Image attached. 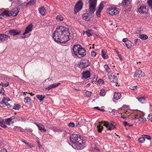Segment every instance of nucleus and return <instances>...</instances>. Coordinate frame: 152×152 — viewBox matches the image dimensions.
<instances>
[{"mask_svg": "<svg viewBox=\"0 0 152 152\" xmlns=\"http://www.w3.org/2000/svg\"><path fill=\"white\" fill-rule=\"evenodd\" d=\"M12 2V3L15 2L17 3V1H18V0H10Z\"/></svg>", "mask_w": 152, "mask_h": 152, "instance_id": "13d9d810", "label": "nucleus"}, {"mask_svg": "<svg viewBox=\"0 0 152 152\" xmlns=\"http://www.w3.org/2000/svg\"><path fill=\"white\" fill-rule=\"evenodd\" d=\"M26 144L28 147H33V146L31 144H30L29 143H26Z\"/></svg>", "mask_w": 152, "mask_h": 152, "instance_id": "6e6d98bb", "label": "nucleus"}, {"mask_svg": "<svg viewBox=\"0 0 152 152\" xmlns=\"http://www.w3.org/2000/svg\"><path fill=\"white\" fill-rule=\"evenodd\" d=\"M137 99L141 103H145L146 102V100L143 97H137Z\"/></svg>", "mask_w": 152, "mask_h": 152, "instance_id": "393cba45", "label": "nucleus"}, {"mask_svg": "<svg viewBox=\"0 0 152 152\" xmlns=\"http://www.w3.org/2000/svg\"><path fill=\"white\" fill-rule=\"evenodd\" d=\"M56 19L60 21H61L63 20V18L60 16H57L56 17Z\"/></svg>", "mask_w": 152, "mask_h": 152, "instance_id": "a18cd8bd", "label": "nucleus"}, {"mask_svg": "<svg viewBox=\"0 0 152 152\" xmlns=\"http://www.w3.org/2000/svg\"><path fill=\"white\" fill-rule=\"evenodd\" d=\"M124 125L125 126H126L128 125V123L126 122H124Z\"/></svg>", "mask_w": 152, "mask_h": 152, "instance_id": "052dcab7", "label": "nucleus"}, {"mask_svg": "<svg viewBox=\"0 0 152 152\" xmlns=\"http://www.w3.org/2000/svg\"><path fill=\"white\" fill-rule=\"evenodd\" d=\"M19 11V10L17 8H14L10 12V14L12 16H15L17 15Z\"/></svg>", "mask_w": 152, "mask_h": 152, "instance_id": "2eb2a0df", "label": "nucleus"}, {"mask_svg": "<svg viewBox=\"0 0 152 152\" xmlns=\"http://www.w3.org/2000/svg\"><path fill=\"white\" fill-rule=\"evenodd\" d=\"M1 88L2 89L1 91H0V94H1L2 93V91H4L3 88Z\"/></svg>", "mask_w": 152, "mask_h": 152, "instance_id": "0e129e2a", "label": "nucleus"}, {"mask_svg": "<svg viewBox=\"0 0 152 152\" xmlns=\"http://www.w3.org/2000/svg\"><path fill=\"white\" fill-rule=\"evenodd\" d=\"M121 97V95L120 93L115 92L114 93L113 100L114 102H115L116 100H118L120 99Z\"/></svg>", "mask_w": 152, "mask_h": 152, "instance_id": "a211bd4d", "label": "nucleus"}, {"mask_svg": "<svg viewBox=\"0 0 152 152\" xmlns=\"http://www.w3.org/2000/svg\"><path fill=\"white\" fill-rule=\"evenodd\" d=\"M72 143V147L77 150H81L84 147L85 141L81 138L80 136L78 134H73L69 137Z\"/></svg>", "mask_w": 152, "mask_h": 152, "instance_id": "f03ea898", "label": "nucleus"}, {"mask_svg": "<svg viewBox=\"0 0 152 152\" xmlns=\"http://www.w3.org/2000/svg\"><path fill=\"white\" fill-rule=\"evenodd\" d=\"M38 128L39 129L40 131H43L44 132L46 131V130L44 126L41 124H39V126Z\"/></svg>", "mask_w": 152, "mask_h": 152, "instance_id": "cd10ccee", "label": "nucleus"}, {"mask_svg": "<svg viewBox=\"0 0 152 152\" xmlns=\"http://www.w3.org/2000/svg\"><path fill=\"white\" fill-rule=\"evenodd\" d=\"M137 86H131L129 87L130 89L132 90H134L137 88Z\"/></svg>", "mask_w": 152, "mask_h": 152, "instance_id": "de8ad7c7", "label": "nucleus"}, {"mask_svg": "<svg viewBox=\"0 0 152 152\" xmlns=\"http://www.w3.org/2000/svg\"><path fill=\"white\" fill-rule=\"evenodd\" d=\"M100 12L98 11H96V13L97 16L99 17L100 16Z\"/></svg>", "mask_w": 152, "mask_h": 152, "instance_id": "603ef678", "label": "nucleus"}, {"mask_svg": "<svg viewBox=\"0 0 152 152\" xmlns=\"http://www.w3.org/2000/svg\"><path fill=\"white\" fill-rule=\"evenodd\" d=\"M26 130L28 133H32V130L31 129H26Z\"/></svg>", "mask_w": 152, "mask_h": 152, "instance_id": "09e8293b", "label": "nucleus"}, {"mask_svg": "<svg viewBox=\"0 0 152 152\" xmlns=\"http://www.w3.org/2000/svg\"><path fill=\"white\" fill-rule=\"evenodd\" d=\"M126 38H124L123 39V41L124 42H126Z\"/></svg>", "mask_w": 152, "mask_h": 152, "instance_id": "680f3d73", "label": "nucleus"}, {"mask_svg": "<svg viewBox=\"0 0 152 152\" xmlns=\"http://www.w3.org/2000/svg\"><path fill=\"white\" fill-rule=\"evenodd\" d=\"M139 113L140 112L136 111L134 113V119L139 123L145 122L146 121V119L144 117L142 114L140 115Z\"/></svg>", "mask_w": 152, "mask_h": 152, "instance_id": "39448f33", "label": "nucleus"}, {"mask_svg": "<svg viewBox=\"0 0 152 152\" xmlns=\"http://www.w3.org/2000/svg\"><path fill=\"white\" fill-rule=\"evenodd\" d=\"M132 42L129 40H127L125 45L128 49H130L132 47Z\"/></svg>", "mask_w": 152, "mask_h": 152, "instance_id": "b1692460", "label": "nucleus"}, {"mask_svg": "<svg viewBox=\"0 0 152 152\" xmlns=\"http://www.w3.org/2000/svg\"><path fill=\"white\" fill-rule=\"evenodd\" d=\"M104 67L106 72L109 73L110 72V69L107 64H106L104 66Z\"/></svg>", "mask_w": 152, "mask_h": 152, "instance_id": "2f4dec72", "label": "nucleus"}, {"mask_svg": "<svg viewBox=\"0 0 152 152\" xmlns=\"http://www.w3.org/2000/svg\"><path fill=\"white\" fill-rule=\"evenodd\" d=\"M118 56L120 60H121L122 59V57H121V55L120 54H118Z\"/></svg>", "mask_w": 152, "mask_h": 152, "instance_id": "bf43d9fd", "label": "nucleus"}, {"mask_svg": "<svg viewBox=\"0 0 152 152\" xmlns=\"http://www.w3.org/2000/svg\"><path fill=\"white\" fill-rule=\"evenodd\" d=\"M91 55L94 57H95L96 55V53L94 51L92 52L91 53Z\"/></svg>", "mask_w": 152, "mask_h": 152, "instance_id": "864d4df0", "label": "nucleus"}, {"mask_svg": "<svg viewBox=\"0 0 152 152\" xmlns=\"http://www.w3.org/2000/svg\"><path fill=\"white\" fill-rule=\"evenodd\" d=\"M90 77V72L89 71H86L83 72L82 73L83 78L87 79Z\"/></svg>", "mask_w": 152, "mask_h": 152, "instance_id": "6ab92c4d", "label": "nucleus"}, {"mask_svg": "<svg viewBox=\"0 0 152 152\" xmlns=\"http://www.w3.org/2000/svg\"><path fill=\"white\" fill-rule=\"evenodd\" d=\"M74 90H75L76 91H80V89H77V88H74Z\"/></svg>", "mask_w": 152, "mask_h": 152, "instance_id": "e2e57ef3", "label": "nucleus"}, {"mask_svg": "<svg viewBox=\"0 0 152 152\" xmlns=\"http://www.w3.org/2000/svg\"><path fill=\"white\" fill-rule=\"evenodd\" d=\"M94 108L95 109H97L98 110H100V111H103L104 110L103 109H101L99 107H94Z\"/></svg>", "mask_w": 152, "mask_h": 152, "instance_id": "5fc2aeb1", "label": "nucleus"}, {"mask_svg": "<svg viewBox=\"0 0 152 152\" xmlns=\"http://www.w3.org/2000/svg\"><path fill=\"white\" fill-rule=\"evenodd\" d=\"M0 79L1 80H7L9 79L8 77L5 75H1L0 77Z\"/></svg>", "mask_w": 152, "mask_h": 152, "instance_id": "c756f323", "label": "nucleus"}, {"mask_svg": "<svg viewBox=\"0 0 152 152\" xmlns=\"http://www.w3.org/2000/svg\"><path fill=\"white\" fill-rule=\"evenodd\" d=\"M0 152H7V151L5 149H3Z\"/></svg>", "mask_w": 152, "mask_h": 152, "instance_id": "4d7b16f0", "label": "nucleus"}, {"mask_svg": "<svg viewBox=\"0 0 152 152\" xmlns=\"http://www.w3.org/2000/svg\"><path fill=\"white\" fill-rule=\"evenodd\" d=\"M69 34L68 29L61 26L56 29L52 34V37L56 42L65 43L69 40Z\"/></svg>", "mask_w": 152, "mask_h": 152, "instance_id": "f257e3e1", "label": "nucleus"}, {"mask_svg": "<svg viewBox=\"0 0 152 152\" xmlns=\"http://www.w3.org/2000/svg\"><path fill=\"white\" fill-rule=\"evenodd\" d=\"M14 119L13 117H11L5 120L4 121L6 125H9L10 124L11 121Z\"/></svg>", "mask_w": 152, "mask_h": 152, "instance_id": "4be33fe9", "label": "nucleus"}, {"mask_svg": "<svg viewBox=\"0 0 152 152\" xmlns=\"http://www.w3.org/2000/svg\"><path fill=\"white\" fill-rule=\"evenodd\" d=\"M61 83H58L53 84L52 85H51L52 88H54L55 87L58 86L59 85H60Z\"/></svg>", "mask_w": 152, "mask_h": 152, "instance_id": "ea45409f", "label": "nucleus"}, {"mask_svg": "<svg viewBox=\"0 0 152 152\" xmlns=\"http://www.w3.org/2000/svg\"><path fill=\"white\" fill-rule=\"evenodd\" d=\"M151 117L149 119V120L151 121V122H152V115H151Z\"/></svg>", "mask_w": 152, "mask_h": 152, "instance_id": "774afa93", "label": "nucleus"}, {"mask_svg": "<svg viewBox=\"0 0 152 152\" xmlns=\"http://www.w3.org/2000/svg\"><path fill=\"white\" fill-rule=\"evenodd\" d=\"M36 97L40 102H42L45 98V96L43 95H38L36 96Z\"/></svg>", "mask_w": 152, "mask_h": 152, "instance_id": "a878e982", "label": "nucleus"}, {"mask_svg": "<svg viewBox=\"0 0 152 152\" xmlns=\"http://www.w3.org/2000/svg\"><path fill=\"white\" fill-rule=\"evenodd\" d=\"M139 37L140 39L144 40L147 39L148 38V36L144 34H140Z\"/></svg>", "mask_w": 152, "mask_h": 152, "instance_id": "7c9ffc66", "label": "nucleus"}, {"mask_svg": "<svg viewBox=\"0 0 152 152\" xmlns=\"http://www.w3.org/2000/svg\"><path fill=\"white\" fill-rule=\"evenodd\" d=\"M86 33L88 36L89 37L91 35H92L91 34L89 31H86Z\"/></svg>", "mask_w": 152, "mask_h": 152, "instance_id": "3c124183", "label": "nucleus"}, {"mask_svg": "<svg viewBox=\"0 0 152 152\" xmlns=\"http://www.w3.org/2000/svg\"><path fill=\"white\" fill-rule=\"evenodd\" d=\"M39 13L42 15H44L46 13V10L44 7H42L39 9Z\"/></svg>", "mask_w": 152, "mask_h": 152, "instance_id": "aec40b11", "label": "nucleus"}, {"mask_svg": "<svg viewBox=\"0 0 152 152\" xmlns=\"http://www.w3.org/2000/svg\"><path fill=\"white\" fill-rule=\"evenodd\" d=\"M97 0H89V11L90 13H94L97 5Z\"/></svg>", "mask_w": 152, "mask_h": 152, "instance_id": "423d86ee", "label": "nucleus"}, {"mask_svg": "<svg viewBox=\"0 0 152 152\" xmlns=\"http://www.w3.org/2000/svg\"><path fill=\"white\" fill-rule=\"evenodd\" d=\"M10 36L4 34H0V42L10 39Z\"/></svg>", "mask_w": 152, "mask_h": 152, "instance_id": "9b49d317", "label": "nucleus"}, {"mask_svg": "<svg viewBox=\"0 0 152 152\" xmlns=\"http://www.w3.org/2000/svg\"><path fill=\"white\" fill-rule=\"evenodd\" d=\"M139 12L144 14L147 12L148 10L145 6H142L140 7L138 10Z\"/></svg>", "mask_w": 152, "mask_h": 152, "instance_id": "4468645a", "label": "nucleus"}, {"mask_svg": "<svg viewBox=\"0 0 152 152\" xmlns=\"http://www.w3.org/2000/svg\"><path fill=\"white\" fill-rule=\"evenodd\" d=\"M33 25L32 24H30L26 28L25 32L23 34V35H25V34L28 33L29 32L32 30Z\"/></svg>", "mask_w": 152, "mask_h": 152, "instance_id": "dca6fc26", "label": "nucleus"}, {"mask_svg": "<svg viewBox=\"0 0 152 152\" xmlns=\"http://www.w3.org/2000/svg\"><path fill=\"white\" fill-rule=\"evenodd\" d=\"M103 126L107 128V129L110 130L114 129L115 128L114 125L112 124H110L108 122L102 121L99 122V124L97 126V130L99 132H102L103 129Z\"/></svg>", "mask_w": 152, "mask_h": 152, "instance_id": "20e7f679", "label": "nucleus"}, {"mask_svg": "<svg viewBox=\"0 0 152 152\" xmlns=\"http://www.w3.org/2000/svg\"><path fill=\"white\" fill-rule=\"evenodd\" d=\"M109 79L111 82L113 83H115L116 86H117L118 83H116L117 82V79L116 77L114 75H111L109 77Z\"/></svg>", "mask_w": 152, "mask_h": 152, "instance_id": "f3484780", "label": "nucleus"}, {"mask_svg": "<svg viewBox=\"0 0 152 152\" xmlns=\"http://www.w3.org/2000/svg\"><path fill=\"white\" fill-rule=\"evenodd\" d=\"M145 76L144 72L140 70H138L136 71L134 75V77H138L139 78L143 77Z\"/></svg>", "mask_w": 152, "mask_h": 152, "instance_id": "f8f14e48", "label": "nucleus"}, {"mask_svg": "<svg viewBox=\"0 0 152 152\" xmlns=\"http://www.w3.org/2000/svg\"><path fill=\"white\" fill-rule=\"evenodd\" d=\"M31 100V99L28 97H27L25 98L24 99V101L26 103H28V102Z\"/></svg>", "mask_w": 152, "mask_h": 152, "instance_id": "a19ab883", "label": "nucleus"}, {"mask_svg": "<svg viewBox=\"0 0 152 152\" xmlns=\"http://www.w3.org/2000/svg\"><path fill=\"white\" fill-rule=\"evenodd\" d=\"M141 43L140 40L139 39H136L134 40V43L137 45H139Z\"/></svg>", "mask_w": 152, "mask_h": 152, "instance_id": "e433bc0d", "label": "nucleus"}, {"mask_svg": "<svg viewBox=\"0 0 152 152\" xmlns=\"http://www.w3.org/2000/svg\"><path fill=\"white\" fill-rule=\"evenodd\" d=\"M143 136L145 137V138H146L148 140H150L151 139V136L149 135H143Z\"/></svg>", "mask_w": 152, "mask_h": 152, "instance_id": "c03bdc74", "label": "nucleus"}, {"mask_svg": "<svg viewBox=\"0 0 152 152\" xmlns=\"http://www.w3.org/2000/svg\"><path fill=\"white\" fill-rule=\"evenodd\" d=\"M9 85V83L8 82H6L5 83H1V85L3 87H7Z\"/></svg>", "mask_w": 152, "mask_h": 152, "instance_id": "79ce46f5", "label": "nucleus"}, {"mask_svg": "<svg viewBox=\"0 0 152 152\" xmlns=\"http://www.w3.org/2000/svg\"><path fill=\"white\" fill-rule=\"evenodd\" d=\"M10 13L7 10H6L4 11L1 14H0V16L1 15H6L7 16H10Z\"/></svg>", "mask_w": 152, "mask_h": 152, "instance_id": "c85d7f7f", "label": "nucleus"}, {"mask_svg": "<svg viewBox=\"0 0 152 152\" xmlns=\"http://www.w3.org/2000/svg\"><path fill=\"white\" fill-rule=\"evenodd\" d=\"M35 3V2L34 0H31L30 1L26 4V5H30V6L33 5H34Z\"/></svg>", "mask_w": 152, "mask_h": 152, "instance_id": "f704fd0d", "label": "nucleus"}, {"mask_svg": "<svg viewBox=\"0 0 152 152\" xmlns=\"http://www.w3.org/2000/svg\"><path fill=\"white\" fill-rule=\"evenodd\" d=\"M86 97H88L91 95L92 93L90 91H87L86 92Z\"/></svg>", "mask_w": 152, "mask_h": 152, "instance_id": "37998d69", "label": "nucleus"}, {"mask_svg": "<svg viewBox=\"0 0 152 152\" xmlns=\"http://www.w3.org/2000/svg\"><path fill=\"white\" fill-rule=\"evenodd\" d=\"M102 56L104 59L108 58V56L107 54V52L104 50H102Z\"/></svg>", "mask_w": 152, "mask_h": 152, "instance_id": "5701e85b", "label": "nucleus"}, {"mask_svg": "<svg viewBox=\"0 0 152 152\" xmlns=\"http://www.w3.org/2000/svg\"><path fill=\"white\" fill-rule=\"evenodd\" d=\"M80 123H77L76 124V126H78V125H80Z\"/></svg>", "mask_w": 152, "mask_h": 152, "instance_id": "338daca9", "label": "nucleus"}, {"mask_svg": "<svg viewBox=\"0 0 152 152\" xmlns=\"http://www.w3.org/2000/svg\"><path fill=\"white\" fill-rule=\"evenodd\" d=\"M0 126L3 128L7 127L6 125L4 120H0Z\"/></svg>", "mask_w": 152, "mask_h": 152, "instance_id": "bb28decb", "label": "nucleus"}, {"mask_svg": "<svg viewBox=\"0 0 152 152\" xmlns=\"http://www.w3.org/2000/svg\"><path fill=\"white\" fill-rule=\"evenodd\" d=\"M53 89V88H52V86H51V85H50L48 87L45 88V90L49 91L51 89Z\"/></svg>", "mask_w": 152, "mask_h": 152, "instance_id": "8fccbe9b", "label": "nucleus"}, {"mask_svg": "<svg viewBox=\"0 0 152 152\" xmlns=\"http://www.w3.org/2000/svg\"><path fill=\"white\" fill-rule=\"evenodd\" d=\"M20 107V105L19 104H15L13 108L15 110H18Z\"/></svg>", "mask_w": 152, "mask_h": 152, "instance_id": "58836bf2", "label": "nucleus"}, {"mask_svg": "<svg viewBox=\"0 0 152 152\" xmlns=\"http://www.w3.org/2000/svg\"><path fill=\"white\" fill-rule=\"evenodd\" d=\"M0 106L1 107H7V108H10L11 105L7 102L6 99L4 97L1 102H0Z\"/></svg>", "mask_w": 152, "mask_h": 152, "instance_id": "9d476101", "label": "nucleus"}, {"mask_svg": "<svg viewBox=\"0 0 152 152\" xmlns=\"http://www.w3.org/2000/svg\"><path fill=\"white\" fill-rule=\"evenodd\" d=\"M107 10L108 13L111 15H116L119 12V9L115 7H109Z\"/></svg>", "mask_w": 152, "mask_h": 152, "instance_id": "0eeeda50", "label": "nucleus"}, {"mask_svg": "<svg viewBox=\"0 0 152 152\" xmlns=\"http://www.w3.org/2000/svg\"><path fill=\"white\" fill-rule=\"evenodd\" d=\"M122 107L124 108H126L127 107V106L126 105H123L122 106Z\"/></svg>", "mask_w": 152, "mask_h": 152, "instance_id": "69168bd1", "label": "nucleus"}, {"mask_svg": "<svg viewBox=\"0 0 152 152\" xmlns=\"http://www.w3.org/2000/svg\"><path fill=\"white\" fill-rule=\"evenodd\" d=\"M106 94L105 90L104 89H102L101 90L99 93V94L101 96H104Z\"/></svg>", "mask_w": 152, "mask_h": 152, "instance_id": "473e14b6", "label": "nucleus"}, {"mask_svg": "<svg viewBox=\"0 0 152 152\" xmlns=\"http://www.w3.org/2000/svg\"><path fill=\"white\" fill-rule=\"evenodd\" d=\"M89 65L88 62H86L85 61L82 60L78 63V66L81 69H83L88 67Z\"/></svg>", "mask_w": 152, "mask_h": 152, "instance_id": "1a4fd4ad", "label": "nucleus"}, {"mask_svg": "<svg viewBox=\"0 0 152 152\" xmlns=\"http://www.w3.org/2000/svg\"><path fill=\"white\" fill-rule=\"evenodd\" d=\"M131 1L132 0H123L122 4L124 6H128L130 4Z\"/></svg>", "mask_w": 152, "mask_h": 152, "instance_id": "412c9836", "label": "nucleus"}, {"mask_svg": "<svg viewBox=\"0 0 152 152\" xmlns=\"http://www.w3.org/2000/svg\"><path fill=\"white\" fill-rule=\"evenodd\" d=\"M103 7V4L101 3L98 7V9L97 11L101 12Z\"/></svg>", "mask_w": 152, "mask_h": 152, "instance_id": "c9c22d12", "label": "nucleus"}, {"mask_svg": "<svg viewBox=\"0 0 152 152\" xmlns=\"http://www.w3.org/2000/svg\"><path fill=\"white\" fill-rule=\"evenodd\" d=\"M73 50L74 54L78 58L84 57L86 54L85 50L79 45H75Z\"/></svg>", "mask_w": 152, "mask_h": 152, "instance_id": "7ed1b4c3", "label": "nucleus"}, {"mask_svg": "<svg viewBox=\"0 0 152 152\" xmlns=\"http://www.w3.org/2000/svg\"><path fill=\"white\" fill-rule=\"evenodd\" d=\"M20 32L21 31H17L14 29H12L10 30L8 32H7L6 33L8 34L7 33H8L9 34H10L11 35L15 36L19 34Z\"/></svg>", "mask_w": 152, "mask_h": 152, "instance_id": "ddd939ff", "label": "nucleus"}, {"mask_svg": "<svg viewBox=\"0 0 152 152\" xmlns=\"http://www.w3.org/2000/svg\"><path fill=\"white\" fill-rule=\"evenodd\" d=\"M83 4L81 1L79 0L78 1L76 4L74 12L77 13L80 11L82 8Z\"/></svg>", "mask_w": 152, "mask_h": 152, "instance_id": "6e6552de", "label": "nucleus"}, {"mask_svg": "<svg viewBox=\"0 0 152 152\" xmlns=\"http://www.w3.org/2000/svg\"><path fill=\"white\" fill-rule=\"evenodd\" d=\"M145 137L143 136L142 137H140L138 139L139 141L141 143L144 142L145 141Z\"/></svg>", "mask_w": 152, "mask_h": 152, "instance_id": "4c0bfd02", "label": "nucleus"}, {"mask_svg": "<svg viewBox=\"0 0 152 152\" xmlns=\"http://www.w3.org/2000/svg\"><path fill=\"white\" fill-rule=\"evenodd\" d=\"M83 18L85 20L87 21H89L90 20V18L89 16L87 15L86 14L83 16Z\"/></svg>", "mask_w": 152, "mask_h": 152, "instance_id": "72a5a7b5", "label": "nucleus"}, {"mask_svg": "<svg viewBox=\"0 0 152 152\" xmlns=\"http://www.w3.org/2000/svg\"><path fill=\"white\" fill-rule=\"evenodd\" d=\"M68 126L72 127H74L75 126V125L74 123L71 122L68 124Z\"/></svg>", "mask_w": 152, "mask_h": 152, "instance_id": "49530a36", "label": "nucleus"}]
</instances>
